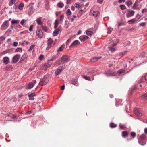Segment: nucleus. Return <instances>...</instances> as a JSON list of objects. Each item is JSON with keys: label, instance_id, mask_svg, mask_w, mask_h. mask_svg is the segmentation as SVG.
I'll return each mask as SVG.
<instances>
[{"label": "nucleus", "instance_id": "obj_1", "mask_svg": "<svg viewBox=\"0 0 147 147\" xmlns=\"http://www.w3.org/2000/svg\"><path fill=\"white\" fill-rule=\"evenodd\" d=\"M49 81V79L48 76H45L44 77L40 80L39 83L40 85L42 86L45 85L47 84Z\"/></svg>", "mask_w": 147, "mask_h": 147}, {"label": "nucleus", "instance_id": "obj_2", "mask_svg": "<svg viewBox=\"0 0 147 147\" xmlns=\"http://www.w3.org/2000/svg\"><path fill=\"white\" fill-rule=\"evenodd\" d=\"M146 134H143L140 137L138 140V142L140 144L142 145H145L146 143Z\"/></svg>", "mask_w": 147, "mask_h": 147}, {"label": "nucleus", "instance_id": "obj_3", "mask_svg": "<svg viewBox=\"0 0 147 147\" xmlns=\"http://www.w3.org/2000/svg\"><path fill=\"white\" fill-rule=\"evenodd\" d=\"M60 59L63 62V64L65 63L69 62L70 61V57L66 55H63L61 58Z\"/></svg>", "mask_w": 147, "mask_h": 147}, {"label": "nucleus", "instance_id": "obj_4", "mask_svg": "<svg viewBox=\"0 0 147 147\" xmlns=\"http://www.w3.org/2000/svg\"><path fill=\"white\" fill-rule=\"evenodd\" d=\"M103 74L106 75L107 77H109L112 76H114L115 74V72L113 70H108L105 72L103 73Z\"/></svg>", "mask_w": 147, "mask_h": 147}, {"label": "nucleus", "instance_id": "obj_5", "mask_svg": "<svg viewBox=\"0 0 147 147\" xmlns=\"http://www.w3.org/2000/svg\"><path fill=\"white\" fill-rule=\"evenodd\" d=\"M9 21L8 20H6L4 21L1 25V28L3 30L6 29L9 26Z\"/></svg>", "mask_w": 147, "mask_h": 147}, {"label": "nucleus", "instance_id": "obj_6", "mask_svg": "<svg viewBox=\"0 0 147 147\" xmlns=\"http://www.w3.org/2000/svg\"><path fill=\"white\" fill-rule=\"evenodd\" d=\"M64 69L65 68L63 66H59L55 72V75L57 76L59 75Z\"/></svg>", "mask_w": 147, "mask_h": 147}, {"label": "nucleus", "instance_id": "obj_7", "mask_svg": "<svg viewBox=\"0 0 147 147\" xmlns=\"http://www.w3.org/2000/svg\"><path fill=\"white\" fill-rule=\"evenodd\" d=\"M36 33L38 36V37L40 38H41L43 37V33L42 32V30L40 28H37Z\"/></svg>", "mask_w": 147, "mask_h": 147}, {"label": "nucleus", "instance_id": "obj_8", "mask_svg": "<svg viewBox=\"0 0 147 147\" xmlns=\"http://www.w3.org/2000/svg\"><path fill=\"white\" fill-rule=\"evenodd\" d=\"M135 12L131 10L128 9L127 13L126 14L127 17L129 18L133 16Z\"/></svg>", "mask_w": 147, "mask_h": 147}, {"label": "nucleus", "instance_id": "obj_9", "mask_svg": "<svg viewBox=\"0 0 147 147\" xmlns=\"http://www.w3.org/2000/svg\"><path fill=\"white\" fill-rule=\"evenodd\" d=\"M143 82H147V75L144 74L139 81L140 83Z\"/></svg>", "mask_w": 147, "mask_h": 147}, {"label": "nucleus", "instance_id": "obj_10", "mask_svg": "<svg viewBox=\"0 0 147 147\" xmlns=\"http://www.w3.org/2000/svg\"><path fill=\"white\" fill-rule=\"evenodd\" d=\"M28 55L27 53H24L21 57L19 62L20 63H22L24 61L26 60L27 59Z\"/></svg>", "mask_w": 147, "mask_h": 147}, {"label": "nucleus", "instance_id": "obj_11", "mask_svg": "<svg viewBox=\"0 0 147 147\" xmlns=\"http://www.w3.org/2000/svg\"><path fill=\"white\" fill-rule=\"evenodd\" d=\"M20 57V55L16 54L12 58V61L14 63H16L19 60Z\"/></svg>", "mask_w": 147, "mask_h": 147}, {"label": "nucleus", "instance_id": "obj_12", "mask_svg": "<svg viewBox=\"0 0 147 147\" xmlns=\"http://www.w3.org/2000/svg\"><path fill=\"white\" fill-rule=\"evenodd\" d=\"M36 81L35 80H33L28 84L27 88L29 89L32 88L36 84Z\"/></svg>", "mask_w": 147, "mask_h": 147}, {"label": "nucleus", "instance_id": "obj_13", "mask_svg": "<svg viewBox=\"0 0 147 147\" xmlns=\"http://www.w3.org/2000/svg\"><path fill=\"white\" fill-rule=\"evenodd\" d=\"M135 114L138 116L140 117L142 115V114L140 111L138 109H135L134 111Z\"/></svg>", "mask_w": 147, "mask_h": 147}, {"label": "nucleus", "instance_id": "obj_14", "mask_svg": "<svg viewBox=\"0 0 147 147\" xmlns=\"http://www.w3.org/2000/svg\"><path fill=\"white\" fill-rule=\"evenodd\" d=\"M88 38V37L85 35H83L79 37V39L82 42H84Z\"/></svg>", "mask_w": 147, "mask_h": 147}, {"label": "nucleus", "instance_id": "obj_15", "mask_svg": "<svg viewBox=\"0 0 147 147\" xmlns=\"http://www.w3.org/2000/svg\"><path fill=\"white\" fill-rule=\"evenodd\" d=\"M61 64H63V62L61 59L57 60L54 63V66H57Z\"/></svg>", "mask_w": 147, "mask_h": 147}, {"label": "nucleus", "instance_id": "obj_16", "mask_svg": "<svg viewBox=\"0 0 147 147\" xmlns=\"http://www.w3.org/2000/svg\"><path fill=\"white\" fill-rule=\"evenodd\" d=\"M61 30L60 28H58L55 29L53 33V35L54 36H56L58 35L59 33V32H61Z\"/></svg>", "mask_w": 147, "mask_h": 147}, {"label": "nucleus", "instance_id": "obj_17", "mask_svg": "<svg viewBox=\"0 0 147 147\" xmlns=\"http://www.w3.org/2000/svg\"><path fill=\"white\" fill-rule=\"evenodd\" d=\"M101 57H94L90 59V61L92 62H95L98 61L99 59H101Z\"/></svg>", "mask_w": 147, "mask_h": 147}, {"label": "nucleus", "instance_id": "obj_18", "mask_svg": "<svg viewBox=\"0 0 147 147\" xmlns=\"http://www.w3.org/2000/svg\"><path fill=\"white\" fill-rule=\"evenodd\" d=\"M2 61L5 64H7L9 62V58L7 57H5L3 58Z\"/></svg>", "mask_w": 147, "mask_h": 147}, {"label": "nucleus", "instance_id": "obj_19", "mask_svg": "<svg viewBox=\"0 0 147 147\" xmlns=\"http://www.w3.org/2000/svg\"><path fill=\"white\" fill-rule=\"evenodd\" d=\"M71 83L73 85L76 86H78L79 83L77 80L74 78H72Z\"/></svg>", "mask_w": 147, "mask_h": 147}, {"label": "nucleus", "instance_id": "obj_20", "mask_svg": "<svg viewBox=\"0 0 147 147\" xmlns=\"http://www.w3.org/2000/svg\"><path fill=\"white\" fill-rule=\"evenodd\" d=\"M36 96V95L34 93H31L30 94L28 95V96L29 97V100H34V96Z\"/></svg>", "mask_w": 147, "mask_h": 147}, {"label": "nucleus", "instance_id": "obj_21", "mask_svg": "<svg viewBox=\"0 0 147 147\" xmlns=\"http://www.w3.org/2000/svg\"><path fill=\"white\" fill-rule=\"evenodd\" d=\"M80 42L78 40H76L74 41L72 44L70 45L69 47H72V46H76L78 44L80 43Z\"/></svg>", "mask_w": 147, "mask_h": 147}, {"label": "nucleus", "instance_id": "obj_22", "mask_svg": "<svg viewBox=\"0 0 147 147\" xmlns=\"http://www.w3.org/2000/svg\"><path fill=\"white\" fill-rule=\"evenodd\" d=\"M58 54H55V55H53L52 57L50 59H49V61H53L54 60L56 59L57 58H58Z\"/></svg>", "mask_w": 147, "mask_h": 147}, {"label": "nucleus", "instance_id": "obj_23", "mask_svg": "<svg viewBox=\"0 0 147 147\" xmlns=\"http://www.w3.org/2000/svg\"><path fill=\"white\" fill-rule=\"evenodd\" d=\"M13 68L12 66L10 65H9L5 68V71H8L10 70Z\"/></svg>", "mask_w": 147, "mask_h": 147}, {"label": "nucleus", "instance_id": "obj_24", "mask_svg": "<svg viewBox=\"0 0 147 147\" xmlns=\"http://www.w3.org/2000/svg\"><path fill=\"white\" fill-rule=\"evenodd\" d=\"M75 36L74 35L71 36L70 37V38L67 40L66 42V44L67 45L69 43L73 40Z\"/></svg>", "mask_w": 147, "mask_h": 147}, {"label": "nucleus", "instance_id": "obj_25", "mask_svg": "<svg viewBox=\"0 0 147 147\" xmlns=\"http://www.w3.org/2000/svg\"><path fill=\"white\" fill-rule=\"evenodd\" d=\"M128 132L126 131H122V137L123 138H125L128 135Z\"/></svg>", "mask_w": 147, "mask_h": 147}, {"label": "nucleus", "instance_id": "obj_26", "mask_svg": "<svg viewBox=\"0 0 147 147\" xmlns=\"http://www.w3.org/2000/svg\"><path fill=\"white\" fill-rule=\"evenodd\" d=\"M53 42V41L52 39L51 38H49L47 41L48 45L51 46V45L52 43Z\"/></svg>", "mask_w": 147, "mask_h": 147}, {"label": "nucleus", "instance_id": "obj_27", "mask_svg": "<svg viewBox=\"0 0 147 147\" xmlns=\"http://www.w3.org/2000/svg\"><path fill=\"white\" fill-rule=\"evenodd\" d=\"M93 15L95 17L97 16L98 14H99V12L98 11H94L92 13Z\"/></svg>", "mask_w": 147, "mask_h": 147}, {"label": "nucleus", "instance_id": "obj_28", "mask_svg": "<svg viewBox=\"0 0 147 147\" xmlns=\"http://www.w3.org/2000/svg\"><path fill=\"white\" fill-rule=\"evenodd\" d=\"M64 5L63 3L59 2L57 3V6L59 8H62L63 7Z\"/></svg>", "mask_w": 147, "mask_h": 147}, {"label": "nucleus", "instance_id": "obj_29", "mask_svg": "<svg viewBox=\"0 0 147 147\" xmlns=\"http://www.w3.org/2000/svg\"><path fill=\"white\" fill-rule=\"evenodd\" d=\"M58 22L57 19H56L54 23V28L55 29H56L57 28L58 26Z\"/></svg>", "mask_w": 147, "mask_h": 147}, {"label": "nucleus", "instance_id": "obj_30", "mask_svg": "<svg viewBox=\"0 0 147 147\" xmlns=\"http://www.w3.org/2000/svg\"><path fill=\"white\" fill-rule=\"evenodd\" d=\"M42 17H40L39 18L36 20V22L38 25H42V23L41 22V18Z\"/></svg>", "mask_w": 147, "mask_h": 147}, {"label": "nucleus", "instance_id": "obj_31", "mask_svg": "<svg viewBox=\"0 0 147 147\" xmlns=\"http://www.w3.org/2000/svg\"><path fill=\"white\" fill-rule=\"evenodd\" d=\"M135 21L136 20L134 19H132L128 21L127 23L129 24H131L134 23Z\"/></svg>", "mask_w": 147, "mask_h": 147}, {"label": "nucleus", "instance_id": "obj_32", "mask_svg": "<svg viewBox=\"0 0 147 147\" xmlns=\"http://www.w3.org/2000/svg\"><path fill=\"white\" fill-rule=\"evenodd\" d=\"M142 97L143 99L144 100H147V93L142 95Z\"/></svg>", "mask_w": 147, "mask_h": 147}, {"label": "nucleus", "instance_id": "obj_33", "mask_svg": "<svg viewBox=\"0 0 147 147\" xmlns=\"http://www.w3.org/2000/svg\"><path fill=\"white\" fill-rule=\"evenodd\" d=\"M110 127L111 128H114L115 127L117 126V125L115 124H114L113 123H110Z\"/></svg>", "mask_w": 147, "mask_h": 147}, {"label": "nucleus", "instance_id": "obj_34", "mask_svg": "<svg viewBox=\"0 0 147 147\" xmlns=\"http://www.w3.org/2000/svg\"><path fill=\"white\" fill-rule=\"evenodd\" d=\"M82 76L83 78H84L86 80L90 81V79L88 76H85L84 75H82Z\"/></svg>", "mask_w": 147, "mask_h": 147}, {"label": "nucleus", "instance_id": "obj_35", "mask_svg": "<svg viewBox=\"0 0 147 147\" xmlns=\"http://www.w3.org/2000/svg\"><path fill=\"white\" fill-rule=\"evenodd\" d=\"M119 41L118 39H116L115 41V42H114L113 43L111 44V45L113 46H115Z\"/></svg>", "mask_w": 147, "mask_h": 147}, {"label": "nucleus", "instance_id": "obj_36", "mask_svg": "<svg viewBox=\"0 0 147 147\" xmlns=\"http://www.w3.org/2000/svg\"><path fill=\"white\" fill-rule=\"evenodd\" d=\"M51 65V63L48 62V63H45L44 64V66H46V68L50 67Z\"/></svg>", "mask_w": 147, "mask_h": 147}, {"label": "nucleus", "instance_id": "obj_37", "mask_svg": "<svg viewBox=\"0 0 147 147\" xmlns=\"http://www.w3.org/2000/svg\"><path fill=\"white\" fill-rule=\"evenodd\" d=\"M125 71V70L123 69H121L118 71L117 73L119 74H120L122 73H123Z\"/></svg>", "mask_w": 147, "mask_h": 147}, {"label": "nucleus", "instance_id": "obj_38", "mask_svg": "<svg viewBox=\"0 0 147 147\" xmlns=\"http://www.w3.org/2000/svg\"><path fill=\"white\" fill-rule=\"evenodd\" d=\"M24 5L23 3L20 4L18 6V9L20 10H22L24 7Z\"/></svg>", "mask_w": 147, "mask_h": 147}, {"label": "nucleus", "instance_id": "obj_39", "mask_svg": "<svg viewBox=\"0 0 147 147\" xmlns=\"http://www.w3.org/2000/svg\"><path fill=\"white\" fill-rule=\"evenodd\" d=\"M22 49L21 48L19 47L17 48L15 52H22Z\"/></svg>", "mask_w": 147, "mask_h": 147}, {"label": "nucleus", "instance_id": "obj_40", "mask_svg": "<svg viewBox=\"0 0 147 147\" xmlns=\"http://www.w3.org/2000/svg\"><path fill=\"white\" fill-rule=\"evenodd\" d=\"M20 22L19 20H13L11 21V23L12 24H13L15 23H19Z\"/></svg>", "mask_w": 147, "mask_h": 147}, {"label": "nucleus", "instance_id": "obj_41", "mask_svg": "<svg viewBox=\"0 0 147 147\" xmlns=\"http://www.w3.org/2000/svg\"><path fill=\"white\" fill-rule=\"evenodd\" d=\"M126 4L127 6H129L132 4V3L131 1L129 0V1L128 2H126Z\"/></svg>", "mask_w": 147, "mask_h": 147}, {"label": "nucleus", "instance_id": "obj_42", "mask_svg": "<svg viewBox=\"0 0 147 147\" xmlns=\"http://www.w3.org/2000/svg\"><path fill=\"white\" fill-rule=\"evenodd\" d=\"M64 46V45H62L57 50V52H61L63 50V47Z\"/></svg>", "mask_w": 147, "mask_h": 147}, {"label": "nucleus", "instance_id": "obj_43", "mask_svg": "<svg viewBox=\"0 0 147 147\" xmlns=\"http://www.w3.org/2000/svg\"><path fill=\"white\" fill-rule=\"evenodd\" d=\"M120 7L122 10H124L126 8V7L124 5H120Z\"/></svg>", "mask_w": 147, "mask_h": 147}, {"label": "nucleus", "instance_id": "obj_44", "mask_svg": "<svg viewBox=\"0 0 147 147\" xmlns=\"http://www.w3.org/2000/svg\"><path fill=\"white\" fill-rule=\"evenodd\" d=\"M33 7L32 6H31L29 8V11L28 12L29 13H31L32 12H33Z\"/></svg>", "mask_w": 147, "mask_h": 147}, {"label": "nucleus", "instance_id": "obj_45", "mask_svg": "<svg viewBox=\"0 0 147 147\" xmlns=\"http://www.w3.org/2000/svg\"><path fill=\"white\" fill-rule=\"evenodd\" d=\"M131 136L133 138H134L136 137V133L135 132H132L131 133Z\"/></svg>", "mask_w": 147, "mask_h": 147}, {"label": "nucleus", "instance_id": "obj_46", "mask_svg": "<svg viewBox=\"0 0 147 147\" xmlns=\"http://www.w3.org/2000/svg\"><path fill=\"white\" fill-rule=\"evenodd\" d=\"M119 126L120 128L121 129L123 130L125 128V126L124 125L120 124Z\"/></svg>", "mask_w": 147, "mask_h": 147}, {"label": "nucleus", "instance_id": "obj_47", "mask_svg": "<svg viewBox=\"0 0 147 147\" xmlns=\"http://www.w3.org/2000/svg\"><path fill=\"white\" fill-rule=\"evenodd\" d=\"M35 45H31L30 48L28 49V51H30L32 50L35 47Z\"/></svg>", "mask_w": 147, "mask_h": 147}, {"label": "nucleus", "instance_id": "obj_48", "mask_svg": "<svg viewBox=\"0 0 147 147\" xmlns=\"http://www.w3.org/2000/svg\"><path fill=\"white\" fill-rule=\"evenodd\" d=\"M86 33L88 35H91L93 33V32L92 31H88L86 32Z\"/></svg>", "mask_w": 147, "mask_h": 147}, {"label": "nucleus", "instance_id": "obj_49", "mask_svg": "<svg viewBox=\"0 0 147 147\" xmlns=\"http://www.w3.org/2000/svg\"><path fill=\"white\" fill-rule=\"evenodd\" d=\"M71 12L69 9H68L66 12V14L67 15L69 16L71 15Z\"/></svg>", "mask_w": 147, "mask_h": 147}, {"label": "nucleus", "instance_id": "obj_50", "mask_svg": "<svg viewBox=\"0 0 147 147\" xmlns=\"http://www.w3.org/2000/svg\"><path fill=\"white\" fill-rule=\"evenodd\" d=\"M64 16L63 14H62L61 15L60 18V21L61 22L63 21L64 18Z\"/></svg>", "mask_w": 147, "mask_h": 147}, {"label": "nucleus", "instance_id": "obj_51", "mask_svg": "<svg viewBox=\"0 0 147 147\" xmlns=\"http://www.w3.org/2000/svg\"><path fill=\"white\" fill-rule=\"evenodd\" d=\"M42 29L45 32H46L47 31V29L46 26H42Z\"/></svg>", "mask_w": 147, "mask_h": 147}, {"label": "nucleus", "instance_id": "obj_52", "mask_svg": "<svg viewBox=\"0 0 147 147\" xmlns=\"http://www.w3.org/2000/svg\"><path fill=\"white\" fill-rule=\"evenodd\" d=\"M75 6L76 8H78L80 6V4L79 3H75Z\"/></svg>", "mask_w": 147, "mask_h": 147}, {"label": "nucleus", "instance_id": "obj_53", "mask_svg": "<svg viewBox=\"0 0 147 147\" xmlns=\"http://www.w3.org/2000/svg\"><path fill=\"white\" fill-rule=\"evenodd\" d=\"M5 37L4 36H2L0 37V39L2 41H3L5 40Z\"/></svg>", "mask_w": 147, "mask_h": 147}, {"label": "nucleus", "instance_id": "obj_54", "mask_svg": "<svg viewBox=\"0 0 147 147\" xmlns=\"http://www.w3.org/2000/svg\"><path fill=\"white\" fill-rule=\"evenodd\" d=\"M109 50L112 52H114L115 50V48H112L111 47H109Z\"/></svg>", "mask_w": 147, "mask_h": 147}, {"label": "nucleus", "instance_id": "obj_55", "mask_svg": "<svg viewBox=\"0 0 147 147\" xmlns=\"http://www.w3.org/2000/svg\"><path fill=\"white\" fill-rule=\"evenodd\" d=\"M130 43H131V42H130V41H127L125 44V45H125V46H127V45H130Z\"/></svg>", "mask_w": 147, "mask_h": 147}, {"label": "nucleus", "instance_id": "obj_56", "mask_svg": "<svg viewBox=\"0 0 147 147\" xmlns=\"http://www.w3.org/2000/svg\"><path fill=\"white\" fill-rule=\"evenodd\" d=\"M147 11V9H146L145 8L143 9L142 10V15H143V14L145 12Z\"/></svg>", "mask_w": 147, "mask_h": 147}, {"label": "nucleus", "instance_id": "obj_57", "mask_svg": "<svg viewBox=\"0 0 147 147\" xmlns=\"http://www.w3.org/2000/svg\"><path fill=\"white\" fill-rule=\"evenodd\" d=\"M9 52V51H8V50H5V51H4L3 52H2L1 53V54H2V55H3V54H6L8 52Z\"/></svg>", "mask_w": 147, "mask_h": 147}, {"label": "nucleus", "instance_id": "obj_58", "mask_svg": "<svg viewBox=\"0 0 147 147\" xmlns=\"http://www.w3.org/2000/svg\"><path fill=\"white\" fill-rule=\"evenodd\" d=\"M44 58V56L42 55H41L39 57V59L40 60H42Z\"/></svg>", "mask_w": 147, "mask_h": 147}, {"label": "nucleus", "instance_id": "obj_59", "mask_svg": "<svg viewBox=\"0 0 147 147\" xmlns=\"http://www.w3.org/2000/svg\"><path fill=\"white\" fill-rule=\"evenodd\" d=\"M33 25H30V27L29 28V30L30 31H31L32 30V28H33Z\"/></svg>", "mask_w": 147, "mask_h": 147}, {"label": "nucleus", "instance_id": "obj_60", "mask_svg": "<svg viewBox=\"0 0 147 147\" xmlns=\"http://www.w3.org/2000/svg\"><path fill=\"white\" fill-rule=\"evenodd\" d=\"M85 9H84L83 10H81L80 11L79 13L80 14H82V13H84L85 12Z\"/></svg>", "mask_w": 147, "mask_h": 147}, {"label": "nucleus", "instance_id": "obj_61", "mask_svg": "<svg viewBox=\"0 0 147 147\" xmlns=\"http://www.w3.org/2000/svg\"><path fill=\"white\" fill-rule=\"evenodd\" d=\"M146 24V23L145 22H143L140 24H139L141 26H144Z\"/></svg>", "mask_w": 147, "mask_h": 147}, {"label": "nucleus", "instance_id": "obj_62", "mask_svg": "<svg viewBox=\"0 0 147 147\" xmlns=\"http://www.w3.org/2000/svg\"><path fill=\"white\" fill-rule=\"evenodd\" d=\"M137 6V5H136V3H134L133 4V6L132 7V8L133 9H135L136 8V7Z\"/></svg>", "mask_w": 147, "mask_h": 147}, {"label": "nucleus", "instance_id": "obj_63", "mask_svg": "<svg viewBox=\"0 0 147 147\" xmlns=\"http://www.w3.org/2000/svg\"><path fill=\"white\" fill-rule=\"evenodd\" d=\"M103 0H97V2L99 4H102Z\"/></svg>", "mask_w": 147, "mask_h": 147}, {"label": "nucleus", "instance_id": "obj_64", "mask_svg": "<svg viewBox=\"0 0 147 147\" xmlns=\"http://www.w3.org/2000/svg\"><path fill=\"white\" fill-rule=\"evenodd\" d=\"M25 22V20L22 19L20 22V24L21 25H23Z\"/></svg>", "mask_w": 147, "mask_h": 147}]
</instances>
